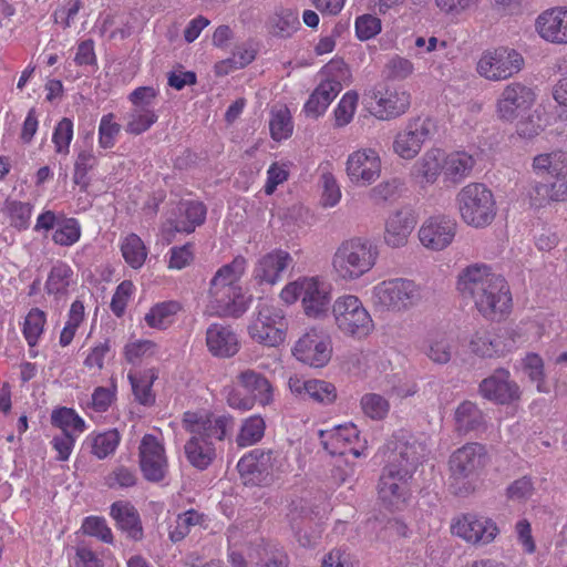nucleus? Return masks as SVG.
Returning a JSON list of instances; mask_svg holds the SVG:
<instances>
[{
  "label": "nucleus",
  "mask_w": 567,
  "mask_h": 567,
  "mask_svg": "<svg viewBox=\"0 0 567 567\" xmlns=\"http://www.w3.org/2000/svg\"><path fill=\"white\" fill-rule=\"evenodd\" d=\"M457 290L474 302L486 319L503 318L512 308V296L506 280L485 264H473L464 268L457 280Z\"/></svg>",
  "instance_id": "1"
},
{
  "label": "nucleus",
  "mask_w": 567,
  "mask_h": 567,
  "mask_svg": "<svg viewBox=\"0 0 567 567\" xmlns=\"http://www.w3.org/2000/svg\"><path fill=\"white\" fill-rule=\"evenodd\" d=\"M378 247L369 239L354 237L344 240L332 257V268L342 280H354L370 271L378 259Z\"/></svg>",
  "instance_id": "2"
},
{
  "label": "nucleus",
  "mask_w": 567,
  "mask_h": 567,
  "mask_svg": "<svg viewBox=\"0 0 567 567\" xmlns=\"http://www.w3.org/2000/svg\"><path fill=\"white\" fill-rule=\"evenodd\" d=\"M462 220L474 228H485L496 216L494 195L482 183H470L462 187L455 198Z\"/></svg>",
  "instance_id": "3"
},
{
  "label": "nucleus",
  "mask_w": 567,
  "mask_h": 567,
  "mask_svg": "<svg viewBox=\"0 0 567 567\" xmlns=\"http://www.w3.org/2000/svg\"><path fill=\"white\" fill-rule=\"evenodd\" d=\"M422 299V288L405 278L384 280L371 291L372 303L381 311L404 312L420 305Z\"/></svg>",
  "instance_id": "4"
},
{
  "label": "nucleus",
  "mask_w": 567,
  "mask_h": 567,
  "mask_svg": "<svg viewBox=\"0 0 567 567\" xmlns=\"http://www.w3.org/2000/svg\"><path fill=\"white\" fill-rule=\"evenodd\" d=\"M486 451L480 443H468L457 449L450 457V488L457 496H466L474 491L473 478L485 465Z\"/></svg>",
  "instance_id": "5"
},
{
  "label": "nucleus",
  "mask_w": 567,
  "mask_h": 567,
  "mask_svg": "<svg viewBox=\"0 0 567 567\" xmlns=\"http://www.w3.org/2000/svg\"><path fill=\"white\" fill-rule=\"evenodd\" d=\"M287 326V319L281 309L260 301L248 326V333L254 341L260 344L277 347L285 341Z\"/></svg>",
  "instance_id": "6"
},
{
  "label": "nucleus",
  "mask_w": 567,
  "mask_h": 567,
  "mask_svg": "<svg viewBox=\"0 0 567 567\" xmlns=\"http://www.w3.org/2000/svg\"><path fill=\"white\" fill-rule=\"evenodd\" d=\"M338 329L352 337H365L373 330V321L361 300L353 295L341 296L332 306Z\"/></svg>",
  "instance_id": "7"
},
{
  "label": "nucleus",
  "mask_w": 567,
  "mask_h": 567,
  "mask_svg": "<svg viewBox=\"0 0 567 567\" xmlns=\"http://www.w3.org/2000/svg\"><path fill=\"white\" fill-rule=\"evenodd\" d=\"M388 463L390 467L399 468L404 475L412 476L425 456V445L414 436L400 431L388 441Z\"/></svg>",
  "instance_id": "8"
},
{
  "label": "nucleus",
  "mask_w": 567,
  "mask_h": 567,
  "mask_svg": "<svg viewBox=\"0 0 567 567\" xmlns=\"http://www.w3.org/2000/svg\"><path fill=\"white\" fill-rule=\"evenodd\" d=\"M523 65L520 53L513 49L498 48L482 54L477 62V72L489 81H502L518 73Z\"/></svg>",
  "instance_id": "9"
},
{
  "label": "nucleus",
  "mask_w": 567,
  "mask_h": 567,
  "mask_svg": "<svg viewBox=\"0 0 567 567\" xmlns=\"http://www.w3.org/2000/svg\"><path fill=\"white\" fill-rule=\"evenodd\" d=\"M478 393L496 404L509 405L522 398V391L511 372L505 368L496 369L478 384Z\"/></svg>",
  "instance_id": "10"
},
{
  "label": "nucleus",
  "mask_w": 567,
  "mask_h": 567,
  "mask_svg": "<svg viewBox=\"0 0 567 567\" xmlns=\"http://www.w3.org/2000/svg\"><path fill=\"white\" fill-rule=\"evenodd\" d=\"M332 354L330 338L322 331L310 329L296 342L293 355L305 364L313 368L326 365Z\"/></svg>",
  "instance_id": "11"
},
{
  "label": "nucleus",
  "mask_w": 567,
  "mask_h": 567,
  "mask_svg": "<svg viewBox=\"0 0 567 567\" xmlns=\"http://www.w3.org/2000/svg\"><path fill=\"white\" fill-rule=\"evenodd\" d=\"M346 172L353 185L369 186L381 175L380 156L372 148L358 150L348 156Z\"/></svg>",
  "instance_id": "12"
},
{
  "label": "nucleus",
  "mask_w": 567,
  "mask_h": 567,
  "mask_svg": "<svg viewBox=\"0 0 567 567\" xmlns=\"http://www.w3.org/2000/svg\"><path fill=\"white\" fill-rule=\"evenodd\" d=\"M272 451L256 449L243 456L237 468L245 485L260 486L271 481L274 467Z\"/></svg>",
  "instance_id": "13"
},
{
  "label": "nucleus",
  "mask_w": 567,
  "mask_h": 567,
  "mask_svg": "<svg viewBox=\"0 0 567 567\" xmlns=\"http://www.w3.org/2000/svg\"><path fill=\"white\" fill-rule=\"evenodd\" d=\"M183 425L190 434H198L205 441H223L233 429V419L226 415L213 414L199 415L194 412H185Z\"/></svg>",
  "instance_id": "14"
},
{
  "label": "nucleus",
  "mask_w": 567,
  "mask_h": 567,
  "mask_svg": "<svg viewBox=\"0 0 567 567\" xmlns=\"http://www.w3.org/2000/svg\"><path fill=\"white\" fill-rule=\"evenodd\" d=\"M410 475H404L399 468L385 465L378 484L380 502L390 509H399L406 501Z\"/></svg>",
  "instance_id": "15"
},
{
  "label": "nucleus",
  "mask_w": 567,
  "mask_h": 567,
  "mask_svg": "<svg viewBox=\"0 0 567 567\" xmlns=\"http://www.w3.org/2000/svg\"><path fill=\"white\" fill-rule=\"evenodd\" d=\"M535 101L533 90L519 82L506 85L497 100V115L501 120L513 122L527 111Z\"/></svg>",
  "instance_id": "16"
},
{
  "label": "nucleus",
  "mask_w": 567,
  "mask_h": 567,
  "mask_svg": "<svg viewBox=\"0 0 567 567\" xmlns=\"http://www.w3.org/2000/svg\"><path fill=\"white\" fill-rule=\"evenodd\" d=\"M431 126L426 118L416 117L409 121L405 128L395 136L393 151L404 159L414 158L429 138Z\"/></svg>",
  "instance_id": "17"
},
{
  "label": "nucleus",
  "mask_w": 567,
  "mask_h": 567,
  "mask_svg": "<svg viewBox=\"0 0 567 567\" xmlns=\"http://www.w3.org/2000/svg\"><path fill=\"white\" fill-rule=\"evenodd\" d=\"M248 306V298L244 295L241 287H216L209 288V308L220 317H239Z\"/></svg>",
  "instance_id": "18"
},
{
  "label": "nucleus",
  "mask_w": 567,
  "mask_h": 567,
  "mask_svg": "<svg viewBox=\"0 0 567 567\" xmlns=\"http://www.w3.org/2000/svg\"><path fill=\"white\" fill-rule=\"evenodd\" d=\"M514 339L506 334H498L487 329L476 330L470 339V350L482 359L505 357L514 347Z\"/></svg>",
  "instance_id": "19"
},
{
  "label": "nucleus",
  "mask_w": 567,
  "mask_h": 567,
  "mask_svg": "<svg viewBox=\"0 0 567 567\" xmlns=\"http://www.w3.org/2000/svg\"><path fill=\"white\" fill-rule=\"evenodd\" d=\"M452 533L467 543L488 544L498 534V528L489 518L467 514L452 525Z\"/></svg>",
  "instance_id": "20"
},
{
  "label": "nucleus",
  "mask_w": 567,
  "mask_h": 567,
  "mask_svg": "<svg viewBox=\"0 0 567 567\" xmlns=\"http://www.w3.org/2000/svg\"><path fill=\"white\" fill-rule=\"evenodd\" d=\"M456 223L445 217H434L426 220L419 230L422 245L432 250L446 248L454 239Z\"/></svg>",
  "instance_id": "21"
},
{
  "label": "nucleus",
  "mask_w": 567,
  "mask_h": 567,
  "mask_svg": "<svg viewBox=\"0 0 567 567\" xmlns=\"http://www.w3.org/2000/svg\"><path fill=\"white\" fill-rule=\"evenodd\" d=\"M167 472L168 461L162 440L153 434H144V480L158 483Z\"/></svg>",
  "instance_id": "22"
},
{
  "label": "nucleus",
  "mask_w": 567,
  "mask_h": 567,
  "mask_svg": "<svg viewBox=\"0 0 567 567\" xmlns=\"http://www.w3.org/2000/svg\"><path fill=\"white\" fill-rule=\"evenodd\" d=\"M539 37L555 44H567V8H551L540 13L535 21Z\"/></svg>",
  "instance_id": "23"
},
{
  "label": "nucleus",
  "mask_w": 567,
  "mask_h": 567,
  "mask_svg": "<svg viewBox=\"0 0 567 567\" xmlns=\"http://www.w3.org/2000/svg\"><path fill=\"white\" fill-rule=\"evenodd\" d=\"M301 302L308 317L315 319L324 317L330 303V292L327 285L317 277H305Z\"/></svg>",
  "instance_id": "24"
},
{
  "label": "nucleus",
  "mask_w": 567,
  "mask_h": 567,
  "mask_svg": "<svg viewBox=\"0 0 567 567\" xmlns=\"http://www.w3.org/2000/svg\"><path fill=\"white\" fill-rule=\"evenodd\" d=\"M288 385L291 393L301 400L330 404L337 398L336 386L323 380H306L293 375L289 378Z\"/></svg>",
  "instance_id": "25"
},
{
  "label": "nucleus",
  "mask_w": 567,
  "mask_h": 567,
  "mask_svg": "<svg viewBox=\"0 0 567 567\" xmlns=\"http://www.w3.org/2000/svg\"><path fill=\"white\" fill-rule=\"evenodd\" d=\"M292 262L289 252L276 249L260 257L252 271L254 279L262 285H275L281 277V274Z\"/></svg>",
  "instance_id": "26"
},
{
  "label": "nucleus",
  "mask_w": 567,
  "mask_h": 567,
  "mask_svg": "<svg viewBox=\"0 0 567 567\" xmlns=\"http://www.w3.org/2000/svg\"><path fill=\"white\" fill-rule=\"evenodd\" d=\"M206 344L209 352L219 358H230L239 350L236 333L228 326L213 323L206 331Z\"/></svg>",
  "instance_id": "27"
},
{
  "label": "nucleus",
  "mask_w": 567,
  "mask_h": 567,
  "mask_svg": "<svg viewBox=\"0 0 567 567\" xmlns=\"http://www.w3.org/2000/svg\"><path fill=\"white\" fill-rule=\"evenodd\" d=\"M415 224V218L410 210H396L385 223V244L392 248L405 246Z\"/></svg>",
  "instance_id": "28"
},
{
  "label": "nucleus",
  "mask_w": 567,
  "mask_h": 567,
  "mask_svg": "<svg viewBox=\"0 0 567 567\" xmlns=\"http://www.w3.org/2000/svg\"><path fill=\"white\" fill-rule=\"evenodd\" d=\"M377 100L374 115L380 120H390L404 114L411 104V96L404 90H386L383 94L373 92Z\"/></svg>",
  "instance_id": "29"
},
{
  "label": "nucleus",
  "mask_w": 567,
  "mask_h": 567,
  "mask_svg": "<svg viewBox=\"0 0 567 567\" xmlns=\"http://www.w3.org/2000/svg\"><path fill=\"white\" fill-rule=\"evenodd\" d=\"M443 154L439 148H431L411 167V178L422 187L435 183L443 169Z\"/></svg>",
  "instance_id": "30"
},
{
  "label": "nucleus",
  "mask_w": 567,
  "mask_h": 567,
  "mask_svg": "<svg viewBox=\"0 0 567 567\" xmlns=\"http://www.w3.org/2000/svg\"><path fill=\"white\" fill-rule=\"evenodd\" d=\"M455 344L446 332H432L423 341L422 352L434 364L445 365L451 362Z\"/></svg>",
  "instance_id": "31"
},
{
  "label": "nucleus",
  "mask_w": 567,
  "mask_h": 567,
  "mask_svg": "<svg viewBox=\"0 0 567 567\" xmlns=\"http://www.w3.org/2000/svg\"><path fill=\"white\" fill-rule=\"evenodd\" d=\"M341 90L342 85L337 80L330 79L321 82L305 104L306 115L313 118L322 115Z\"/></svg>",
  "instance_id": "32"
},
{
  "label": "nucleus",
  "mask_w": 567,
  "mask_h": 567,
  "mask_svg": "<svg viewBox=\"0 0 567 567\" xmlns=\"http://www.w3.org/2000/svg\"><path fill=\"white\" fill-rule=\"evenodd\" d=\"M206 218V207L199 202H182L177 207V216L169 224L175 233L190 234Z\"/></svg>",
  "instance_id": "33"
},
{
  "label": "nucleus",
  "mask_w": 567,
  "mask_h": 567,
  "mask_svg": "<svg viewBox=\"0 0 567 567\" xmlns=\"http://www.w3.org/2000/svg\"><path fill=\"white\" fill-rule=\"evenodd\" d=\"M184 452L189 464L197 470H206L216 458L214 442L205 441L198 434H192L185 443Z\"/></svg>",
  "instance_id": "34"
},
{
  "label": "nucleus",
  "mask_w": 567,
  "mask_h": 567,
  "mask_svg": "<svg viewBox=\"0 0 567 567\" xmlns=\"http://www.w3.org/2000/svg\"><path fill=\"white\" fill-rule=\"evenodd\" d=\"M318 434L323 449L332 455L342 454L341 446L359 437V431L352 423L320 430Z\"/></svg>",
  "instance_id": "35"
},
{
  "label": "nucleus",
  "mask_w": 567,
  "mask_h": 567,
  "mask_svg": "<svg viewBox=\"0 0 567 567\" xmlns=\"http://www.w3.org/2000/svg\"><path fill=\"white\" fill-rule=\"evenodd\" d=\"M239 384L249 392L254 400L261 405H268L274 400L270 381L254 370H245L238 375Z\"/></svg>",
  "instance_id": "36"
},
{
  "label": "nucleus",
  "mask_w": 567,
  "mask_h": 567,
  "mask_svg": "<svg viewBox=\"0 0 567 567\" xmlns=\"http://www.w3.org/2000/svg\"><path fill=\"white\" fill-rule=\"evenodd\" d=\"M111 516L115 519L117 526L134 539L142 537V527L140 526L138 511L128 502H114L111 506Z\"/></svg>",
  "instance_id": "37"
},
{
  "label": "nucleus",
  "mask_w": 567,
  "mask_h": 567,
  "mask_svg": "<svg viewBox=\"0 0 567 567\" xmlns=\"http://www.w3.org/2000/svg\"><path fill=\"white\" fill-rule=\"evenodd\" d=\"M533 169L542 177H564L567 173V154L563 151L539 154L534 157Z\"/></svg>",
  "instance_id": "38"
},
{
  "label": "nucleus",
  "mask_w": 567,
  "mask_h": 567,
  "mask_svg": "<svg viewBox=\"0 0 567 567\" xmlns=\"http://www.w3.org/2000/svg\"><path fill=\"white\" fill-rule=\"evenodd\" d=\"M455 426L458 433L466 434L485 429V417L478 406L471 401L462 402L455 411Z\"/></svg>",
  "instance_id": "39"
},
{
  "label": "nucleus",
  "mask_w": 567,
  "mask_h": 567,
  "mask_svg": "<svg viewBox=\"0 0 567 567\" xmlns=\"http://www.w3.org/2000/svg\"><path fill=\"white\" fill-rule=\"evenodd\" d=\"M475 164V158L465 152L452 153L444 161V175L451 182L460 183L470 176Z\"/></svg>",
  "instance_id": "40"
},
{
  "label": "nucleus",
  "mask_w": 567,
  "mask_h": 567,
  "mask_svg": "<svg viewBox=\"0 0 567 567\" xmlns=\"http://www.w3.org/2000/svg\"><path fill=\"white\" fill-rule=\"evenodd\" d=\"M179 310L181 306L176 301L159 302L150 309L144 320L153 329L165 330L173 323Z\"/></svg>",
  "instance_id": "41"
},
{
  "label": "nucleus",
  "mask_w": 567,
  "mask_h": 567,
  "mask_svg": "<svg viewBox=\"0 0 567 567\" xmlns=\"http://www.w3.org/2000/svg\"><path fill=\"white\" fill-rule=\"evenodd\" d=\"M247 260L243 256H237L230 264L224 265L217 270L210 281V286L216 287H240L239 281L245 274Z\"/></svg>",
  "instance_id": "42"
},
{
  "label": "nucleus",
  "mask_w": 567,
  "mask_h": 567,
  "mask_svg": "<svg viewBox=\"0 0 567 567\" xmlns=\"http://www.w3.org/2000/svg\"><path fill=\"white\" fill-rule=\"evenodd\" d=\"M300 27L299 18L290 9L276 12L269 20L270 33L275 37L288 38Z\"/></svg>",
  "instance_id": "43"
},
{
  "label": "nucleus",
  "mask_w": 567,
  "mask_h": 567,
  "mask_svg": "<svg viewBox=\"0 0 567 567\" xmlns=\"http://www.w3.org/2000/svg\"><path fill=\"white\" fill-rule=\"evenodd\" d=\"M73 275L72 269L64 262L55 264L49 274L45 282V290L49 295H65Z\"/></svg>",
  "instance_id": "44"
},
{
  "label": "nucleus",
  "mask_w": 567,
  "mask_h": 567,
  "mask_svg": "<svg viewBox=\"0 0 567 567\" xmlns=\"http://www.w3.org/2000/svg\"><path fill=\"white\" fill-rule=\"evenodd\" d=\"M265 433V421L259 415L247 419L237 435L239 446H249L260 441Z\"/></svg>",
  "instance_id": "45"
},
{
  "label": "nucleus",
  "mask_w": 567,
  "mask_h": 567,
  "mask_svg": "<svg viewBox=\"0 0 567 567\" xmlns=\"http://www.w3.org/2000/svg\"><path fill=\"white\" fill-rule=\"evenodd\" d=\"M522 369L528 379L536 383L538 392H546L544 360L539 354L527 353L522 360Z\"/></svg>",
  "instance_id": "46"
},
{
  "label": "nucleus",
  "mask_w": 567,
  "mask_h": 567,
  "mask_svg": "<svg viewBox=\"0 0 567 567\" xmlns=\"http://www.w3.org/2000/svg\"><path fill=\"white\" fill-rule=\"evenodd\" d=\"M52 423L60 427L64 433L83 432L85 427L84 421L69 408H61L53 411Z\"/></svg>",
  "instance_id": "47"
},
{
  "label": "nucleus",
  "mask_w": 567,
  "mask_h": 567,
  "mask_svg": "<svg viewBox=\"0 0 567 567\" xmlns=\"http://www.w3.org/2000/svg\"><path fill=\"white\" fill-rule=\"evenodd\" d=\"M44 323L45 313L39 308L31 309L27 315L23 326V334L31 348L37 344L38 339L42 334Z\"/></svg>",
  "instance_id": "48"
},
{
  "label": "nucleus",
  "mask_w": 567,
  "mask_h": 567,
  "mask_svg": "<svg viewBox=\"0 0 567 567\" xmlns=\"http://www.w3.org/2000/svg\"><path fill=\"white\" fill-rule=\"evenodd\" d=\"M360 403L363 413L372 420H383L390 409L388 400L377 393L364 394Z\"/></svg>",
  "instance_id": "49"
},
{
  "label": "nucleus",
  "mask_w": 567,
  "mask_h": 567,
  "mask_svg": "<svg viewBox=\"0 0 567 567\" xmlns=\"http://www.w3.org/2000/svg\"><path fill=\"white\" fill-rule=\"evenodd\" d=\"M6 210L10 218V225L19 230L27 229L30 225L32 206L29 203L7 202Z\"/></svg>",
  "instance_id": "50"
},
{
  "label": "nucleus",
  "mask_w": 567,
  "mask_h": 567,
  "mask_svg": "<svg viewBox=\"0 0 567 567\" xmlns=\"http://www.w3.org/2000/svg\"><path fill=\"white\" fill-rule=\"evenodd\" d=\"M132 106L124 115L126 131L132 134L142 132V86L136 87L130 95Z\"/></svg>",
  "instance_id": "51"
},
{
  "label": "nucleus",
  "mask_w": 567,
  "mask_h": 567,
  "mask_svg": "<svg viewBox=\"0 0 567 567\" xmlns=\"http://www.w3.org/2000/svg\"><path fill=\"white\" fill-rule=\"evenodd\" d=\"M402 186L403 182L398 177L383 181L369 190V198L375 204L384 203L399 195Z\"/></svg>",
  "instance_id": "52"
},
{
  "label": "nucleus",
  "mask_w": 567,
  "mask_h": 567,
  "mask_svg": "<svg viewBox=\"0 0 567 567\" xmlns=\"http://www.w3.org/2000/svg\"><path fill=\"white\" fill-rule=\"evenodd\" d=\"M271 137L276 141L287 138L292 133V123L289 111L280 110L274 113L269 122Z\"/></svg>",
  "instance_id": "53"
},
{
  "label": "nucleus",
  "mask_w": 567,
  "mask_h": 567,
  "mask_svg": "<svg viewBox=\"0 0 567 567\" xmlns=\"http://www.w3.org/2000/svg\"><path fill=\"white\" fill-rule=\"evenodd\" d=\"M357 103L358 94L355 92H348L342 96L334 111L337 126L341 127L351 122L355 112Z\"/></svg>",
  "instance_id": "54"
},
{
  "label": "nucleus",
  "mask_w": 567,
  "mask_h": 567,
  "mask_svg": "<svg viewBox=\"0 0 567 567\" xmlns=\"http://www.w3.org/2000/svg\"><path fill=\"white\" fill-rule=\"evenodd\" d=\"M125 261L134 269L142 267V239L135 235H128L121 247Z\"/></svg>",
  "instance_id": "55"
},
{
  "label": "nucleus",
  "mask_w": 567,
  "mask_h": 567,
  "mask_svg": "<svg viewBox=\"0 0 567 567\" xmlns=\"http://www.w3.org/2000/svg\"><path fill=\"white\" fill-rule=\"evenodd\" d=\"M73 137V123L70 118L63 117L56 125L52 141L55 145V152L68 154L69 146Z\"/></svg>",
  "instance_id": "56"
},
{
  "label": "nucleus",
  "mask_w": 567,
  "mask_h": 567,
  "mask_svg": "<svg viewBox=\"0 0 567 567\" xmlns=\"http://www.w3.org/2000/svg\"><path fill=\"white\" fill-rule=\"evenodd\" d=\"M320 184L322 187L321 202L324 207L336 206L341 198V190L336 177L326 172L320 177Z\"/></svg>",
  "instance_id": "57"
},
{
  "label": "nucleus",
  "mask_w": 567,
  "mask_h": 567,
  "mask_svg": "<svg viewBox=\"0 0 567 567\" xmlns=\"http://www.w3.org/2000/svg\"><path fill=\"white\" fill-rule=\"evenodd\" d=\"M118 441L120 436L117 431H107L105 433L99 434L93 440L92 452L99 458H104L115 451Z\"/></svg>",
  "instance_id": "58"
},
{
  "label": "nucleus",
  "mask_w": 567,
  "mask_h": 567,
  "mask_svg": "<svg viewBox=\"0 0 567 567\" xmlns=\"http://www.w3.org/2000/svg\"><path fill=\"white\" fill-rule=\"evenodd\" d=\"M81 235L80 226L75 219H68L54 231L52 239L61 246H70L79 240Z\"/></svg>",
  "instance_id": "59"
},
{
  "label": "nucleus",
  "mask_w": 567,
  "mask_h": 567,
  "mask_svg": "<svg viewBox=\"0 0 567 567\" xmlns=\"http://www.w3.org/2000/svg\"><path fill=\"white\" fill-rule=\"evenodd\" d=\"M534 494V484L527 476H523L506 488L507 499L516 503H523L529 499Z\"/></svg>",
  "instance_id": "60"
},
{
  "label": "nucleus",
  "mask_w": 567,
  "mask_h": 567,
  "mask_svg": "<svg viewBox=\"0 0 567 567\" xmlns=\"http://www.w3.org/2000/svg\"><path fill=\"white\" fill-rule=\"evenodd\" d=\"M95 165V157L91 152L82 151L79 153L74 164V183L82 189H86L89 181L86 174Z\"/></svg>",
  "instance_id": "61"
},
{
  "label": "nucleus",
  "mask_w": 567,
  "mask_h": 567,
  "mask_svg": "<svg viewBox=\"0 0 567 567\" xmlns=\"http://www.w3.org/2000/svg\"><path fill=\"white\" fill-rule=\"evenodd\" d=\"M414 71L413 63L403 56L395 55L385 64L386 78L392 80H404Z\"/></svg>",
  "instance_id": "62"
},
{
  "label": "nucleus",
  "mask_w": 567,
  "mask_h": 567,
  "mask_svg": "<svg viewBox=\"0 0 567 567\" xmlns=\"http://www.w3.org/2000/svg\"><path fill=\"white\" fill-rule=\"evenodd\" d=\"M83 533L95 536L106 544L113 542V535L105 520L100 517H87L82 525Z\"/></svg>",
  "instance_id": "63"
},
{
  "label": "nucleus",
  "mask_w": 567,
  "mask_h": 567,
  "mask_svg": "<svg viewBox=\"0 0 567 567\" xmlns=\"http://www.w3.org/2000/svg\"><path fill=\"white\" fill-rule=\"evenodd\" d=\"M381 31V21L379 18L364 14L355 21V32L360 40H369Z\"/></svg>",
  "instance_id": "64"
}]
</instances>
